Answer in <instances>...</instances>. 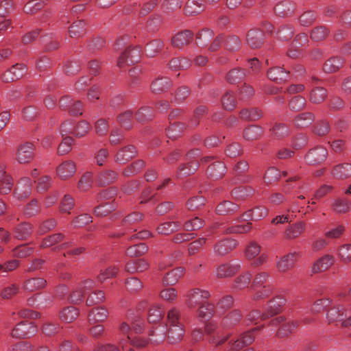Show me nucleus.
Returning <instances> with one entry per match:
<instances>
[{"label": "nucleus", "mask_w": 351, "mask_h": 351, "mask_svg": "<svg viewBox=\"0 0 351 351\" xmlns=\"http://www.w3.org/2000/svg\"><path fill=\"white\" fill-rule=\"evenodd\" d=\"M344 62V59L341 57H332L325 62L323 65V70L327 73H335L343 66Z\"/></svg>", "instance_id": "obj_21"}, {"label": "nucleus", "mask_w": 351, "mask_h": 351, "mask_svg": "<svg viewBox=\"0 0 351 351\" xmlns=\"http://www.w3.org/2000/svg\"><path fill=\"white\" fill-rule=\"evenodd\" d=\"M245 73L240 69L231 70L227 75V80L232 84L239 83L244 79Z\"/></svg>", "instance_id": "obj_63"}, {"label": "nucleus", "mask_w": 351, "mask_h": 351, "mask_svg": "<svg viewBox=\"0 0 351 351\" xmlns=\"http://www.w3.org/2000/svg\"><path fill=\"white\" fill-rule=\"evenodd\" d=\"M269 131L276 138H285L289 134V128L284 123H275V125L269 129Z\"/></svg>", "instance_id": "obj_48"}, {"label": "nucleus", "mask_w": 351, "mask_h": 351, "mask_svg": "<svg viewBox=\"0 0 351 351\" xmlns=\"http://www.w3.org/2000/svg\"><path fill=\"white\" fill-rule=\"evenodd\" d=\"M332 175L338 179H346L351 176V164L343 163L335 167Z\"/></svg>", "instance_id": "obj_34"}, {"label": "nucleus", "mask_w": 351, "mask_h": 351, "mask_svg": "<svg viewBox=\"0 0 351 351\" xmlns=\"http://www.w3.org/2000/svg\"><path fill=\"white\" fill-rule=\"evenodd\" d=\"M288 76L289 71H287L280 66L271 68L267 72L268 78L276 82L287 80Z\"/></svg>", "instance_id": "obj_30"}, {"label": "nucleus", "mask_w": 351, "mask_h": 351, "mask_svg": "<svg viewBox=\"0 0 351 351\" xmlns=\"http://www.w3.org/2000/svg\"><path fill=\"white\" fill-rule=\"evenodd\" d=\"M330 322H342L348 316V311L342 305H338L330 308L326 314Z\"/></svg>", "instance_id": "obj_18"}, {"label": "nucleus", "mask_w": 351, "mask_h": 351, "mask_svg": "<svg viewBox=\"0 0 351 351\" xmlns=\"http://www.w3.org/2000/svg\"><path fill=\"white\" fill-rule=\"evenodd\" d=\"M108 310L104 307H97L91 309L88 313V321L90 324L101 322L107 319Z\"/></svg>", "instance_id": "obj_26"}, {"label": "nucleus", "mask_w": 351, "mask_h": 351, "mask_svg": "<svg viewBox=\"0 0 351 351\" xmlns=\"http://www.w3.org/2000/svg\"><path fill=\"white\" fill-rule=\"evenodd\" d=\"M221 103L226 110H233L236 106V99L233 93L230 91L226 92L221 99Z\"/></svg>", "instance_id": "obj_62"}, {"label": "nucleus", "mask_w": 351, "mask_h": 351, "mask_svg": "<svg viewBox=\"0 0 351 351\" xmlns=\"http://www.w3.org/2000/svg\"><path fill=\"white\" fill-rule=\"evenodd\" d=\"M126 289L131 293H136L143 287L142 282L137 278H128L125 281Z\"/></svg>", "instance_id": "obj_61"}, {"label": "nucleus", "mask_w": 351, "mask_h": 351, "mask_svg": "<svg viewBox=\"0 0 351 351\" xmlns=\"http://www.w3.org/2000/svg\"><path fill=\"white\" fill-rule=\"evenodd\" d=\"M351 202L344 198H337L332 204V210L338 214H343L350 210Z\"/></svg>", "instance_id": "obj_35"}, {"label": "nucleus", "mask_w": 351, "mask_h": 351, "mask_svg": "<svg viewBox=\"0 0 351 351\" xmlns=\"http://www.w3.org/2000/svg\"><path fill=\"white\" fill-rule=\"evenodd\" d=\"M269 278V274L261 271L256 274L251 289L256 292L252 296V300L257 301L268 298L273 293V287L267 284Z\"/></svg>", "instance_id": "obj_2"}, {"label": "nucleus", "mask_w": 351, "mask_h": 351, "mask_svg": "<svg viewBox=\"0 0 351 351\" xmlns=\"http://www.w3.org/2000/svg\"><path fill=\"white\" fill-rule=\"evenodd\" d=\"M262 112L256 108H244L240 111L239 116L243 120L254 121L262 117Z\"/></svg>", "instance_id": "obj_33"}, {"label": "nucleus", "mask_w": 351, "mask_h": 351, "mask_svg": "<svg viewBox=\"0 0 351 351\" xmlns=\"http://www.w3.org/2000/svg\"><path fill=\"white\" fill-rule=\"evenodd\" d=\"M193 38V34L191 32L186 30L178 33L171 39V44L174 47L181 48L183 46L189 44Z\"/></svg>", "instance_id": "obj_24"}, {"label": "nucleus", "mask_w": 351, "mask_h": 351, "mask_svg": "<svg viewBox=\"0 0 351 351\" xmlns=\"http://www.w3.org/2000/svg\"><path fill=\"white\" fill-rule=\"evenodd\" d=\"M284 321L285 319L283 318V317L280 316L271 319L270 322L272 326H277L280 325V328L277 332V336L280 338H284L287 337L293 331V330L298 326L297 322H295L293 321L289 320L286 322H284Z\"/></svg>", "instance_id": "obj_6"}, {"label": "nucleus", "mask_w": 351, "mask_h": 351, "mask_svg": "<svg viewBox=\"0 0 351 351\" xmlns=\"http://www.w3.org/2000/svg\"><path fill=\"white\" fill-rule=\"evenodd\" d=\"M41 210L40 204L36 199H32L23 206V216L32 217L38 215Z\"/></svg>", "instance_id": "obj_37"}, {"label": "nucleus", "mask_w": 351, "mask_h": 351, "mask_svg": "<svg viewBox=\"0 0 351 351\" xmlns=\"http://www.w3.org/2000/svg\"><path fill=\"white\" fill-rule=\"evenodd\" d=\"M75 171V165L71 160L65 161L57 167V173L63 180L71 177Z\"/></svg>", "instance_id": "obj_19"}, {"label": "nucleus", "mask_w": 351, "mask_h": 351, "mask_svg": "<svg viewBox=\"0 0 351 351\" xmlns=\"http://www.w3.org/2000/svg\"><path fill=\"white\" fill-rule=\"evenodd\" d=\"M204 220L198 217H195L190 220L186 221L183 224V228L186 232H192L201 229L204 226Z\"/></svg>", "instance_id": "obj_43"}, {"label": "nucleus", "mask_w": 351, "mask_h": 351, "mask_svg": "<svg viewBox=\"0 0 351 351\" xmlns=\"http://www.w3.org/2000/svg\"><path fill=\"white\" fill-rule=\"evenodd\" d=\"M254 189L250 186H241L231 191L232 198L237 202H243L254 194Z\"/></svg>", "instance_id": "obj_17"}, {"label": "nucleus", "mask_w": 351, "mask_h": 351, "mask_svg": "<svg viewBox=\"0 0 351 351\" xmlns=\"http://www.w3.org/2000/svg\"><path fill=\"white\" fill-rule=\"evenodd\" d=\"M181 223L179 221H167L157 227V231L160 234L169 235L180 229Z\"/></svg>", "instance_id": "obj_31"}, {"label": "nucleus", "mask_w": 351, "mask_h": 351, "mask_svg": "<svg viewBox=\"0 0 351 351\" xmlns=\"http://www.w3.org/2000/svg\"><path fill=\"white\" fill-rule=\"evenodd\" d=\"M21 77L22 72L21 64H16L3 75L2 80L4 82L8 83L16 80H19Z\"/></svg>", "instance_id": "obj_32"}, {"label": "nucleus", "mask_w": 351, "mask_h": 351, "mask_svg": "<svg viewBox=\"0 0 351 351\" xmlns=\"http://www.w3.org/2000/svg\"><path fill=\"white\" fill-rule=\"evenodd\" d=\"M78 308L69 306L63 308L59 313L60 319L65 323H71L79 316Z\"/></svg>", "instance_id": "obj_22"}, {"label": "nucleus", "mask_w": 351, "mask_h": 351, "mask_svg": "<svg viewBox=\"0 0 351 351\" xmlns=\"http://www.w3.org/2000/svg\"><path fill=\"white\" fill-rule=\"evenodd\" d=\"M64 237V234L61 232L55 233L47 236L43 239L41 247H49L63 241Z\"/></svg>", "instance_id": "obj_51"}, {"label": "nucleus", "mask_w": 351, "mask_h": 351, "mask_svg": "<svg viewBox=\"0 0 351 351\" xmlns=\"http://www.w3.org/2000/svg\"><path fill=\"white\" fill-rule=\"evenodd\" d=\"M239 205L231 201L224 200L216 207V213L219 215H232L239 210Z\"/></svg>", "instance_id": "obj_14"}, {"label": "nucleus", "mask_w": 351, "mask_h": 351, "mask_svg": "<svg viewBox=\"0 0 351 351\" xmlns=\"http://www.w3.org/2000/svg\"><path fill=\"white\" fill-rule=\"evenodd\" d=\"M217 330V325L215 323L209 322L205 326V332L210 335V337L208 339V341L210 343H215L217 346H221L228 339V337H220L218 334L217 335H213L215 334Z\"/></svg>", "instance_id": "obj_15"}, {"label": "nucleus", "mask_w": 351, "mask_h": 351, "mask_svg": "<svg viewBox=\"0 0 351 351\" xmlns=\"http://www.w3.org/2000/svg\"><path fill=\"white\" fill-rule=\"evenodd\" d=\"M52 184V179L49 176H44L38 180L36 186L37 192L43 193L50 189Z\"/></svg>", "instance_id": "obj_64"}, {"label": "nucleus", "mask_w": 351, "mask_h": 351, "mask_svg": "<svg viewBox=\"0 0 351 351\" xmlns=\"http://www.w3.org/2000/svg\"><path fill=\"white\" fill-rule=\"evenodd\" d=\"M315 116L311 112H303L297 115L294 119V124L298 128H305L312 123Z\"/></svg>", "instance_id": "obj_36"}, {"label": "nucleus", "mask_w": 351, "mask_h": 351, "mask_svg": "<svg viewBox=\"0 0 351 351\" xmlns=\"http://www.w3.org/2000/svg\"><path fill=\"white\" fill-rule=\"evenodd\" d=\"M141 53V49L139 47L127 49L120 56L117 61V66L121 68L125 63L130 64L138 62L140 60Z\"/></svg>", "instance_id": "obj_7"}, {"label": "nucleus", "mask_w": 351, "mask_h": 351, "mask_svg": "<svg viewBox=\"0 0 351 351\" xmlns=\"http://www.w3.org/2000/svg\"><path fill=\"white\" fill-rule=\"evenodd\" d=\"M118 179V173L114 171L106 170L100 172L96 178V183L99 186H105L114 183Z\"/></svg>", "instance_id": "obj_13"}, {"label": "nucleus", "mask_w": 351, "mask_h": 351, "mask_svg": "<svg viewBox=\"0 0 351 351\" xmlns=\"http://www.w3.org/2000/svg\"><path fill=\"white\" fill-rule=\"evenodd\" d=\"M242 315L239 310H234L229 313L223 319V324L226 326H232L241 319Z\"/></svg>", "instance_id": "obj_57"}, {"label": "nucleus", "mask_w": 351, "mask_h": 351, "mask_svg": "<svg viewBox=\"0 0 351 351\" xmlns=\"http://www.w3.org/2000/svg\"><path fill=\"white\" fill-rule=\"evenodd\" d=\"M267 214L268 210L266 207L258 206L244 212L240 216V219L245 221H259L265 218Z\"/></svg>", "instance_id": "obj_9"}, {"label": "nucleus", "mask_w": 351, "mask_h": 351, "mask_svg": "<svg viewBox=\"0 0 351 351\" xmlns=\"http://www.w3.org/2000/svg\"><path fill=\"white\" fill-rule=\"evenodd\" d=\"M334 263L332 255H325L319 258L312 267V273L317 274L327 270Z\"/></svg>", "instance_id": "obj_16"}, {"label": "nucleus", "mask_w": 351, "mask_h": 351, "mask_svg": "<svg viewBox=\"0 0 351 351\" xmlns=\"http://www.w3.org/2000/svg\"><path fill=\"white\" fill-rule=\"evenodd\" d=\"M184 274V269L183 267L174 268L165 275L162 280L163 284L167 286H173L177 283Z\"/></svg>", "instance_id": "obj_20"}, {"label": "nucleus", "mask_w": 351, "mask_h": 351, "mask_svg": "<svg viewBox=\"0 0 351 351\" xmlns=\"http://www.w3.org/2000/svg\"><path fill=\"white\" fill-rule=\"evenodd\" d=\"M264 34L258 29H250L246 36V42L250 47L256 49L260 47L263 44Z\"/></svg>", "instance_id": "obj_10"}, {"label": "nucleus", "mask_w": 351, "mask_h": 351, "mask_svg": "<svg viewBox=\"0 0 351 351\" xmlns=\"http://www.w3.org/2000/svg\"><path fill=\"white\" fill-rule=\"evenodd\" d=\"M304 229L305 223L304 221L295 223L286 229V237L289 239H295L299 237L304 232Z\"/></svg>", "instance_id": "obj_38"}, {"label": "nucleus", "mask_w": 351, "mask_h": 351, "mask_svg": "<svg viewBox=\"0 0 351 351\" xmlns=\"http://www.w3.org/2000/svg\"><path fill=\"white\" fill-rule=\"evenodd\" d=\"M215 312V305L212 303L204 302L199 306L198 315L199 317L208 319Z\"/></svg>", "instance_id": "obj_53"}, {"label": "nucleus", "mask_w": 351, "mask_h": 351, "mask_svg": "<svg viewBox=\"0 0 351 351\" xmlns=\"http://www.w3.org/2000/svg\"><path fill=\"white\" fill-rule=\"evenodd\" d=\"M264 133V129L256 125H252L243 131V138L247 141H254L260 138Z\"/></svg>", "instance_id": "obj_28"}, {"label": "nucleus", "mask_w": 351, "mask_h": 351, "mask_svg": "<svg viewBox=\"0 0 351 351\" xmlns=\"http://www.w3.org/2000/svg\"><path fill=\"white\" fill-rule=\"evenodd\" d=\"M206 203V199L203 196H194L190 198L186 202V207L189 210H197L201 209Z\"/></svg>", "instance_id": "obj_55"}, {"label": "nucleus", "mask_w": 351, "mask_h": 351, "mask_svg": "<svg viewBox=\"0 0 351 351\" xmlns=\"http://www.w3.org/2000/svg\"><path fill=\"white\" fill-rule=\"evenodd\" d=\"M180 312L176 308H172L167 313V319L169 324L168 329L167 341L171 344H176L181 341L184 336V326L180 322Z\"/></svg>", "instance_id": "obj_1"}, {"label": "nucleus", "mask_w": 351, "mask_h": 351, "mask_svg": "<svg viewBox=\"0 0 351 351\" xmlns=\"http://www.w3.org/2000/svg\"><path fill=\"white\" fill-rule=\"evenodd\" d=\"M163 47V43L158 39H155L147 44L145 51L149 57L154 56Z\"/></svg>", "instance_id": "obj_60"}, {"label": "nucleus", "mask_w": 351, "mask_h": 351, "mask_svg": "<svg viewBox=\"0 0 351 351\" xmlns=\"http://www.w3.org/2000/svg\"><path fill=\"white\" fill-rule=\"evenodd\" d=\"M171 86V82L167 77L158 78L152 84V90L155 93H160Z\"/></svg>", "instance_id": "obj_45"}, {"label": "nucleus", "mask_w": 351, "mask_h": 351, "mask_svg": "<svg viewBox=\"0 0 351 351\" xmlns=\"http://www.w3.org/2000/svg\"><path fill=\"white\" fill-rule=\"evenodd\" d=\"M104 299L105 295L102 291H95L88 295L86 303L88 306H91L103 302Z\"/></svg>", "instance_id": "obj_59"}, {"label": "nucleus", "mask_w": 351, "mask_h": 351, "mask_svg": "<svg viewBox=\"0 0 351 351\" xmlns=\"http://www.w3.org/2000/svg\"><path fill=\"white\" fill-rule=\"evenodd\" d=\"M240 269V264L226 262L217 265L215 267V272L217 278H227L237 274Z\"/></svg>", "instance_id": "obj_5"}, {"label": "nucleus", "mask_w": 351, "mask_h": 351, "mask_svg": "<svg viewBox=\"0 0 351 351\" xmlns=\"http://www.w3.org/2000/svg\"><path fill=\"white\" fill-rule=\"evenodd\" d=\"M148 266V263L144 259L132 260L126 263L125 271L131 274L143 272Z\"/></svg>", "instance_id": "obj_27"}, {"label": "nucleus", "mask_w": 351, "mask_h": 351, "mask_svg": "<svg viewBox=\"0 0 351 351\" xmlns=\"http://www.w3.org/2000/svg\"><path fill=\"white\" fill-rule=\"evenodd\" d=\"M299 254L297 252L289 253L284 256L277 265L279 271L285 272L292 268Z\"/></svg>", "instance_id": "obj_25"}, {"label": "nucleus", "mask_w": 351, "mask_h": 351, "mask_svg": "<svg viewBox=\"0 0 351 351\" xmlns=\"http://www.w3.org/2000/svg\"><path fill=\"white\" fill-rule=\"evenodd\" d=\"M39 317V313L30 309H23V339L34 336L38 330L35 322L28 319H35Z\"/></svg>", "instance_id": "obj_3"}, {"label": "nucleus", "mask_w": 351, "mask_h": 351, "mask_svg": "<svg viewBox=\"0 0 351 351\" xmlns=\"http://www.w3.org/2000/svg\"><path fill=\"white\" fill-rule=\"evenodd\" d=\"M213 37V31L208 29H202L197 36V44L200 47H206L210 43Z\"/></svg>", "instance_id": "obj_54"}, {"label": "nucleus", "mask_w": 351, "mask_h": 351, "mask_svg": "<svg viewBox=\"0 0 351 351\" xmlns=\"http://www.w3.org/2000/svg\"><path fill=\"white\" fill-rule=\"evenodd\" d=\"M93 182V174L92 172H85L78 182L77 187L80 191H86L88 190Z\"/></svg>", "instance_id": "obj_49"}, {"label": "nucleus", "mask_w": 351, "mask_h": 351, "mask_svg": "<svg viewBox=\"0 0 351 351\" xmlns=\"http://www.w3.org/2000/svg\"><path fill=\"white\" fill-rule=\"evenodd\" d=\"M117 208L115 203L107 202L106 204H99L94 208L93 213L95 216L102 217L109 215Z\"/></svg>", "instance_id": "obj_41"}, {"label": "nucleus", "mask_w": 351, "mask_h": 351, "mask_svg": "<svg viewBox=\"0 0 351 351\" xmlns=\"http://www.w3.org/2000/svg\"><path fill=\"white\" fill-rule=\"evenodd\" d=\"M165 312L159 306H154L149 308L147 319L149 323H158L164 316Z\"/></svg>", "instance_id": "obj_47"}, {"label": "nucleus", "mask_w": 351, "mask_h": 351, "mask_svg": "<svg viewBox=\"0 0 351 351\" xmlns=\"http://www.w3.org/2000/svg\"><path fill=\"white\" fill-rule=\"evenodd\" d=\"M200 289H195L191 291L189 294V299L187 300V305L190 308H195L197 306L202 305L204 301L200 298Z\"/></svg>", "instance_id": "obj_56"}, {"label": "nucleus", "mask_w": 351, "mask_h": 351, "mask_svg": "<svg viewBox=\"0 0 351 351\" xmlns=\"http://www.w3.org/2000/svg\"><path fill=\"white\" fill-rule=\"evenodd\" d=\"M238 245V241L232 238L219 240L213 245V251L217 256H224L233 251Z\"/></svg>", "instance_id": "obj_4"}, {"label": "nucleus", "mask_w": 351, "mask_h": 351, "mask_svg": "<svg viewBox=\"0 0 351 351\" xmlns=\"http://www.w3.org/2000/svg\"><path fill=\"white\" fill-rule=\"evenodd\" d=\"M226 173V167L224 163L219 160L213 162L206 169V173L213 180L221 178Z\"/></svg>", "instance_id": "obj_12"}, {"label": "nucleus", "mask_w": 351, "mask_h": 351, "mask_svg": "<svg viewBox=\"0 0 351 351\" xmlns=\"http://www.w3.org/2000/svg\"><path fill=\"white\" fill-rule=\"evenodd\" d=\"M147 251V245L145 243H140L128 247L126 254L130 257H138L144 255Z\"/></svg>", "instance_id": "obj_42"}, {"label": "nucleus", "mask_w": 351, "mask_h": 351, "mask_svg": "<svg viewBox=\"0 0 351 351\" xmlns=\"http://www.w3.org/2000/svg\"><path fill=\"white\" fill-rule=\"evenodd\" d=\"M203 0H189L185 7L186 14L195 15L199 14L204 9Z\"/></svg>", "instance_id": "obj_40"}, {"label": "nucleus", "mask_w": 351, "mask_h": 351, "mask_svg": "<svg viewBox=\"0 0 351 351\" xmlns=\"http://www.w3.org/2000/svg\"><path fill=\"white\" fill-rule=\"evenodd\" d=\"M326 89L322 87H316L311 90L309 99L314 104H319L326 99Z\"/></svg>", "instance_id": "obj_50"}, {"label": "nucleus", "mask_w": 351, "mask_h": 351, "mask_svg": "<svg viewBox=\"0 0 351 351\" xmlns=\"http://www.w3.org/2000/svg\"><path fill=\"white\" fill-rule=\"evenodd\" d=\"M13 186L12 178L6 173L5 166L0 164V193H9Z\"/></svg>", "instance_id": "obj_11"}, {"label": "nucleus", "mask_w": 351, "mask_h": 351, "mask_svg": "<svg viewBox=\"0 0 351 351\" xmlns=\"http://www.w3.org/2000/svg\"><path fill=\"white\" fill-rule=\"evenodd\" d=\"M295 10V5L289 0L283 1L276 5L274 11L279 16H287L291 14Z\"/></svg>", "instance_id": "obj_29"}, {"label": "nucleus", "mask_w": 351, "mask_h": 351, "mask_svg": "<svg viewBox=\"0 0 351 351\" xmlns=\"http://www.w3.org/2000/svg\"><path fill=\"white\" fill-rule=\"evenodd\" d=\"M46 280L42 278H33L27 280L23 283V289L32 292L43 288L46 285Z\"/></svg>", "instance_id": "obj_39"}, {"label": "nucleus", "mask_w": 351, "mask_h": 351, "mask_svg": "<svg viewBox=\"0 0 351 351\" xmlns=\"http://www.w3.org/2000/svg\"><path fill=\"white\" fill-rule=\"evenodd\" d=\"M186 129V125L183 123H174L167 129V136L169 138L174 139L180 136Z\"/></svg>", "instance_id": "obj_52"}, {"label": "nucleus", "mask_w": 351, "mask_h": 351, "mask_svg": "<svg viewBox=\"0 0 351 351\" xmlns=\"http://www.w3.org/2000/svg\"><path fill=\"white\" fill-rule=\"evenodd\" d=\"M285 302V298L282 296H277L269 300L267 308L263 313V318L268 319L280 313Z\"/></svg>", "instance_id": "obj_8"}, {"label": "nucleus", "mask_w": 351, "mask_h": 351, "mask_svg": "<svg viewBox=\"0 0 351 351\" xmlns=\"http://www.w3.org/2000/svg\"><path fill=\"white\" fill-rule=\"evenodd\" d=\"M145 166V162L143 160H137L127 167L123 171L125 176L129 177L132 175L141 172Z\"/></svg>", "instance_id": "obj_46"}, {"label": "nucleus", "mask_w": 351, "mask_h": 351, "mask_svg": "<svg viewBox=\"0 0 351 351\" xmlns=\"http://www.w3.org/2000/svg\"><path fill=\"white\" fill-rule=\"evenodd\" d=\"M117 195L116 187H109L99 191L96 197L97 202L106 204L107 202L114 203L113 201Z\"/></svg>", "instance_id": "obj_23"}, {"label": "nucleus", "mask_w": 351, "mask_h": 351, "mask_svg": "<svg viewBox=\"0 0 351 351\" xmlns=\"http://www.w3.org/2000/svg\"><path fill=\"white\" fill-rule=\"evenodd\" d=\"M306 137L304 134H299L292 142L293 149H285L284 152L280 151L278 154H293L295 151L300 150L306 144Z\"/></svg>", "instance_id": "obj_44"}, {"label": "nucleus", "mask_w": 351, "mask_h": 351, "mask_svg": "<svg viewBox=\"0 0 351 351\" xmlns=\"http://www.w3.org/2000/svg\"><path fill=\"white\" fill-rule=\"evenodd\" d=\"M154 117V110L150 107L145 106L140 108L136 114V119L138 122L149 121Z\"/></svg>", "instance_id": "obj_58"}]
</instances>
